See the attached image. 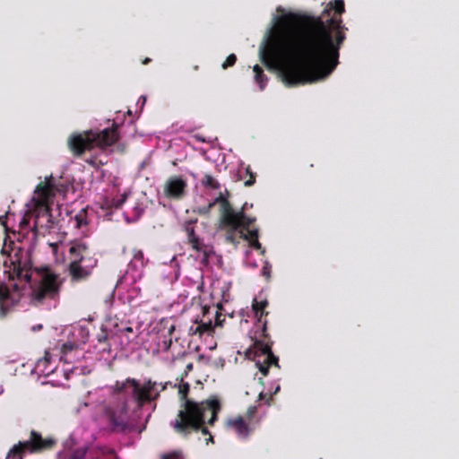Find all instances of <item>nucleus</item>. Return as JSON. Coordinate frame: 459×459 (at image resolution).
<instances>
[{
	"instance_id": "1",
	"label": "nucleus",
	"mask_w": 459,
	"mask_h": 459,
	"mask_svg": "<svg viewBox=\"0 0 459 459\" xmlns=\"http://www.w3.org/2000/svg\"><path fill=\"white\" fill-rule=\"evenodd\" d=\"M343 0L327 4L319 16L278 6L259 46V57L287 86L326 79L339 64L346 39Z\"/></svg>"
},
{
	"instance_id": "2",
	"label": "nucleus",
	"mask_w": 459,
	"mask_h": 459,
	"mask_svg": "<svg viewBox=\"0 0 459 459\" xmlns=\"http://www.w3.org/2000/svg\"><path fill=\"white\" fill-rule=\"evenodd\" d=\"M170 382L127 378L115 385H105L89 391L86 398L75 409V413L93 421L105 420L117 432L141 433L156 400Z\"/></svg>"
},
{
	"instance_id": "3",
	"label": "nucleus",
	"mask_w": 459,
	"mask_h": 459,
	"mask_svg": "<svg viewBox=\"0 0 459 459\" xmlns=\"http://www.w3.org/2000/svg\"><path fill=\"white\" fill-rule=\"evenodd\" d=\"M21 252L20 247L13 248L4 261L5 273L16 281L11 287L0 284V316H4L19 302L51 309L59 300V275L48 268L32 269L27 258H22Z\"/></svg>"
},
{
	"instance_id": "4",
	"label": "nucleus",
	"mask_w": 459,
	"mask_h": 459,
	"mask_svg": "<svg viewBox=\"0 0 459 459\" xmlns=\"http://www.w3.org/2000/svg\"><path fill=\"white\" fill-rule=\"evenodd\" d=\"M68 186L61 179L46 178L34 190L30 201L26 204L24 214L21 217L17 229V239L34 243L38 236L57 232L59 226L60 199L64 198Z\"/></svg>"
},
{
	"instance_id": "5",
	"label": "nucleus",
	"mask_w": 459,
	"mask_h": 459,
	"mask_svg": "<svg viewBox=\"0 0 459 459\" xmlns=\"http://www.w3.org/2000/svg\"><path fill=\"white\" fill-rule=\"evenodd\" d=\"M195 188L201 192L195 200L198 212L207 213L212 207L218 206L222 226L231 230L227 236L228 241L234 242V234L238 232L240 237L249 241L250 247L262 249L258 241V230L249 229L255 218L247 217L244 213L252 207V204L245 203L240 212L234 211L228 201L227 189L210 175H205L200 186H196Z\"/></svg>"
},
{
	"instance_id": "6",
	"label": "nucleus",
	"mask_w": 459,
	"mask_h": 459,
	"mask_svg": "<svg viewBox=\"0 0 459 459\" xmlns=\"http://www.w3.org/2000/svg\"><path fill=\"white\" fill-rule=\"evenodd\" d=\"M124 118L125 114L118 112L113 118L112 128L73 134L68 139L70 149L76 155H86L89 152L91 155L84 160L93 167L106 164L108 162L106 151L114 152L118 149V145H116L119 137L117 130L123 125Z\"/></svg>"
},
{
	"instance_id": "7",
	"label": "nucleus",
	"mask_w": 459,
	"mask_h": 459,
	"mask_svg": "<svg viewBox=\"0 0 459 459\" xmlns=\"http://www.w3.org/2000/svg\"><path fill=\"white\" fill-rule=\"evenodd\" d=\"M189 391L187 384L179 385L178 393L184 400L183 409L178 412V418L171 421L170 425L178 433L188 434L191 430H202L203 435H209L205 439L206 444L212 441V437L204 427L206 420L212 425L217 419V414L221 410L218 400H211L201 403H195L186 399Z\"/></svg>"
},
{
	"instance_id": "8",
	"label": "nucleus",
	"mask_w": 459,
	"mask_h": 459,
	"mask_svg": "<svg viewBox=\"0 0 459 459\" xmlns=\"http://www.w3.org/2000/svg\"><path fill=\"white\" fill-rule=\"evenodd\" d=\"M191 251L187 257L188 262H193L195 270L189 272L184 278V283L196 287L202 292L204 288V268H212L219 264L221 257L214 252L213 247L204 243L201 234V224L197 221H186L184 225Z\"/></svg>"
},
{
	"instance_id": "9",
	"label": "nucleus",
	"mask_w": 459,
	"mask_h": 459,
	"mask_svg": "<svg viewBox=\"0 0 459 459\" xmlns=\"http://www.w3.org/2000/svg\"><path fill=\"white\" fill-rule=\"evenodd\" d=\"M51 247L56 262L65 264L74 280L79 281L87 277L96 263L90 257L89 247L84 239L59 241L51 244Z\"/></svg>"
},
{
	"instance_id": "10",
	"label": "nucleus",
	"mask_w": 459,
	"mask_h": 459,
	"mask_svg": "<svg viewBox=\"0 0 459 459\" xmlns=\"http://www.w3.org/2000/svg\"><path fill=\"white\" fill-rule=\"evenodd\" d=\"M268 302L265 299H254L252 306V313L256 319L253 345L247 351L248 359L255 362V366L259 368L264 376L268 373V368L274 364L279 367L278 358L272 352L271 346L268 342L266 333V321H263L264 309L267 307Z\"/></svg>"
},
{
	"instance_id": "11",
	"label": "nucleus",
	"mask_w": 459,
	"mask_h": 459,
	"mask_svg": "<svg viewBox=\"0 0 459 459\" xmlns=\"http://www.w3.org/2000/svg\"><path fill=\"white\" fill-rule=\"evenodd\" d=\"M93 439L92 430L83 427L76 428L63 443V448L57 453L56 459H88V452L92 459H117L112 448L97 446L91 449L90 445Z\"/></svg>"
},
{
	"instance_id": "12",
	"label": "nucleus",
	"mask_w": 459,
	"mask_h": 459,
	"mask_svg": "<svg viewBox=\"0 0 459 459\" xmlns=\"http://www.w3.org/2000/svg\"><path fill=\"white\" fill-rule=\"evenodd\" d=\"M95 189L98 192L95 205L100 210L97 211L99 216L107 217L109 220L110 212L118 209L127 197V192L122 191V180L112 174L102 172V178L95 181Z\"/></svg>"
},
{
	"instance_id": "13",
	"label": "nucleus",
	"mask_w": 459,
	"mask_h": 459,
	"mask_svg": "<svg viewBox=\"0 0 459 459\" xmlns=\"http://www.w3.org/2000/svg\"><path fill=\"white\" fill-rule=\"evenodd\" d=\"M58 361L63 363L62 378L68 380L71 374L86 375L93 368L91 351H85L82 348L60 344L54 348Z\"/></svg>"
},
{
	"instance_id": "14",
	"label": "nucleus",
	"mask_w": 459,
	"mask_h": 459,
	"mask_svg": "<svg viewBox=\"0 0 459 459\" xmlns=\"http://www.w3.org/2000/svg\"><path fill=\"white\" fill-rule=\"evenodd\" d=\"M112 324L115 329L109 337L117 352L123 350L133 351L143 344L144 339L138 324L123 320L118 322L117 316Z\"/></svg>"
},
{
	"instance_id": "15",
	"label": "nucleus",
	"mask_w": 459,
	"mask_h": 459,
	"mask_svg": "<svg viewBox=\"0 0 459 459\" xmlns=\"http://www.w3.org/2000/svg\"><path fill=\"white\" fill-rule=\"evenodd\" d=\"M55 354L54 348L51 351H47L44 358L36 362L32 373L49 378L47 383H50L52 385H61L63 383L59 376H62V372L59 366L56 365L58 358Z\"/></svg>"
},
{
	"instance_id": "16",
	"label": "nucleus",
	"mask_w": 459,
	"mask_h": 459,
	"mask_svg": "<svg viewBox=\"0 0 459 459\" xmlns=\"http://www.w3.org/2000/svg\"><path fill=\"white\" fill-rule=\"evenodd\" d=\"M55 440L53 438H43L40 434L32 431L30 438L24 442L13 446L9 451L6 459H22V454L25 451L37 452L43 449L50 448L54 446Z\"/></svg>"
},
{
	"instance_id": "17",
	"label": "nucleus",
	"mask_w": 459,
	"mask_h": 459,
	"mask_svg": "<svg viewBox=\"0 0 459 459\" xmlns=\"http://www.w3.org/2000/svg\"><path fill=\"white\" fill-rule=\"evenodd\" d=\"M188 192L187 178L185 175H173L166 179L160 191L159 200L163 203L165 199L181 200Z\"/></svg>"
},
{
	"instance_id": "18",
	"label": "nucleus",
	"mask_w": 459,
	"mask_h": 459,
	"mask_svg": "<svg viewBox=\"0 0 459 459\" xmlns=\"http://www.w3.org/2000/svg\"><path fill=\"white\" fill-rule=\"evenodd\" d=\"M128 279V276H122L114 290L117 299L124 304H133L141 297V288L137 281H131Z\"/></svg>"
},
{
	"instance_id": "19",
	"label": "nucleus",
	"mask_w": 459,
	"mask_h": 459,
	"mask_svg": "<svg viewBox=\"0 0 459 459\" xmlns=\"http://www.w3.org/2000/svg\"><path fill=\"white\" fill-rule=\"evenodd\" d=\"M93 220L92 211L82 209L74 216L70 217L68 225L71 229L77 230L79 234L87 236L93 230Z\"/></svg>"
},
{
	"instance_id": "20",
	"label": "nucleus",
	"mask_w": 459,
	"mask_h": 459,
	"mask_svg": "<svg viewBox=\"0 0 459 459\" xmlns=\"http://www.w3.org/2000/svg\"><path fill=\"white\" fill-rule=\"evenodd\" d=\"M90 326V322H84L66 328L67 341L64 342L63 344L82 348L81 346L85 344L89 338Z\"/></svg>"
},
{
	"instance_id": "21",
	"label": "nucleus",
	"mask_w": 459,
	"mask_h": 459,
	"mask_svg": "<svg viewBox=\"0 0 459 459\" xmlns=\"http://www.w3.org/2000/svg\"><path fill=\"white\" fill-rule=\"evenodd\" d=\"M91 352L93 362L100 359L109 360L117 355L112 342H110V337L107 334L98 338V343L94 346V351Z\"/></svg>"
},
{
	"instance_id": "22",
	"label": "nucleus",
	"mask_w": 459,
	"mask_h": 459,
	"mask_svg": "<svg viewBox=\"0 0 459 459\" xmlns=\"http://www.w3.org/2000/svg\"><path fill=\"white\" fill-rule=\"evenodd\" d=\"M183 256V255H174L169 262L159 264V273L164 281L173 282L178 280L180 273L179 263Z\"/></svg>"
},
{
	"instance_id": "23",
	"label": "nucleus",
	"mask_w": 459,
	"mask_h": 459,
	"mask_svg": "<svg viewBox=\"0 0 459 459\" xmlns=\"http://www.w3.org/2000/svg\"><path fill=\"white\" fill-rule=\"evenodd\" d=\"M146 261L142 251L138 250L134 254L133 258L128 264L127 269L123 276H128L129 281H140L143 275V269Z\"/></svg>"
},
{
	"instance_id": "24",
	"label": "nucleus",
	"mask_w": 459,
	"mask_h": 459,
	"mask_svg": "<svg viewBox=\"0 0 459 459\" xmlns=\"http://www.w3.org/2000/svg\"><path fill=\"white\" fill-rule=\"evenodd\" d=\"M228 428L235 432L239 438H247L253 430L242 417L229 420Z\"/></svg>"
},
{
	"instance_id": "25",
	"label": "nucleus",
	"mask_w": 459,
	"mask_h": 459,
	"mask_svg": "<svg viewBox=\"0 0 459 459\" xmlns=\"http://www.w3.org/2000/svg\"><path fill=\"white\" fill-rule=\"evenodd\" d=\"M201 309L203 311V318L201 319V325L196 327V330L202 326H204L205 328L210 327L212 325V318L209 317V315L212 314L217 316L218 314L217 308L214 307H202Z\"/></svg>"
},
{
	"instance_id": "26",
	"label": "nucleus",
	"mask_w": 459,
	"mask_h": 459,
	"mask_svg": "<svg viewBox=\"0 0 459 459\" xmlns=\"http://www.w3.org/2000/svg\"><path fill=\"white\" fill-rule=\"evenodd\" d=\"M253 71L255 73V82L259 86L260 91H264L268 82L267 76L264 74L263 69L258 65H255L253 67Z\"/></svg>"
},
{
	"instance_id": "27",
	"label": "nucleus",
	"mask_w": 459,
	"mask_h": 459,
	"mask_svg": "<svg viewBox=\"0 0 459 459\" xmlns=\"http://www.w3.org/2000/svg\"><path fill=\"white\" fill-rule=\"evenodd\" d=\"M143 208L140 204H135L132 211L125 212V217L127 221H136L142 216Z\"/></svg>"
},
{
	"instance_id": "28",
	"label": "nucleus",
	"mask_w": 459,
	"mask_h": 459,
	"mask_svg": "<svg viewBox=\"0 0 459 459\" xmlns=\"http://www.w3.org/2000/svg\"><path fill=\"white\" fill-rule=\"evenodd\" d=\"M155 338L158 339L157 347L159 351H166L169 349L172 343L171 338H168L165 333L157 334Z\"/></svg>"
},
{
	"instance_id": "29",
	"label": "nucleus",
	"mask_w": 459,
	"mask_h": 459,
	"mask_svg": "<svg viewBox=\"0 0 459 459\" xmlns=\"http://www.w3.org/2000/svg\"><path fill=\"white\" fill-rule=\"evenodd\" d=\"M245 264L252 269H255L257 267V264L255 261L252 258L251 252L247 251L246 253V259H245Z\"/></svg>"
},
{
	"instance_id": "30",
	"label": "nucleus",
	"mask_w": 459,
	"mask_h": 459,
	"mask_svg": "<svg viewBox=\"0 0 459 459\" xmlns=\"http://www.w3.org/2000/svg\"><path fill=\"white\" fill-rule=\"evenodd\" d=\"M236 61H237L236 55L235 54H230L227 57L226 61L222 64V68L223 69H227L228 67H230V66L234 65Z\"/></svg>"
},
{
	"instance_id": "31",
	"label": "nucleus",
	"mask_w": 459,
	"mask_h": 459,
	"mask_svg": "<svg viewBox=\"0 0 459 459\" xmlns=\"http://www.w3.org/2000/svg\"><path fill=\"white\" fill-rule=\"evenodd\" d=\"M271 270H272V265L270 264L269 262L265 261L264 263V266L261 271V275L269 279L271 276Z\"/></svg>"
},
{
	"instance_id": "32",
	"label": "nucleus",
	"mask_w": 459,
	"mask_h": 459,
	"mask_svg": "<svg viewBox=\"0 0 459 459\" xmlns=\"http://www.w3.org/2000/svg\"><path fill=\"white\" fill-rule=\"evenodd\" d=\"M257 407L255 405L250 406L247 411V418L249 423L253 420L255 413H256Z\"/></svg>"
},
{
	"instance_id": "33",
	"label": "nucleus",
	"mask_w": 459,
	"mask_h": 459,
	"mask_svg": "<svg viewBox=\"0 0 459 459\" xmlns=\"http://www.w3.org/2000/svg\"><path fill=\"white\" fill-rule=\"evenodd\" d=\"M189 292L186 290H184L183 292H180L178 297L177 304L179 305L180 303H183L186 301V299L188 298Z\"/></svg>"
},
{
	"instance_id": "34",
	"label": "nucleus",
	"mask_w": 459,
	"mask_h": 459,
	"mask_svg": "<svg viewBox=\"0 0 459 459\" xmlns=\"http://www.w3.org/2000/svg\"><path fill=\"white\" fill-rule=\"evenodd\" d=\"M161 459H181V455L178 453L173 452V453L164 454L161 456Z\"/></svg>"
},
{
	"instance_id": "35",
	"label": "nucleus",
	"mask_w": 459,
	"mask_h": 459,
	"mask_svg": "<svg viewBox=\"0 0 459 459\" xmlns=\"http://www.w3.org/2000/svg\"><path fill=\"white\" fill-rule=\"evenodd\" d=\"M245 172L247 174H250V179L245 182V185L247 186H252L255 183V177L254 175L249 171V167L245 168Z\"/></svg>"
},
{
	"instance_id": "36",
	"label": "nucleus",
	"mask_w": 459,
	"mask_h": 459,
	"mask_svg": "<svg viewBox=\"0 0 459 459\" xmlns=\"http://www.w3.org/2000/svg\"><path fill=\"white\" fill-rule=\"evenodd\" d=\"M13 214H11V213L8 212L6 214V216H5V220H3L2 218H0V220L2 221L3 225H4V227L6 229H8V221H9L10 218L13 217Z\"/></svg>"
},
{
	"instance_id": "37",
	"label": "nucleus",
	"mask_w": 459,
	"mask_h": 459,
	"mask_svg": "<svg viewBox=\"0 0 459 459\" xmlns=\"http://www.w3.org/2000/svg\"><path fill=\"white\" fill-rule=\"evenodd\" d=\"M145 101H146V98L144 96H141L138 100L137 104H140L141 107H143L144 105Z\"/></svg>"
},
{
	"instance_id": "38",
	"label": "nucleus",
	"mask_w": 459,
	"mask_h": 459,
	"mask_svg": "<svg viewBox=\"0 0 459 459\" xmlns=\"http://www.w3.org/2000/svg\"><path fill=\"white\" fill-rule=\"evenodd\" d=\"M40 329H42V325H35L31 327L33 332L39 331Z\"/></svg>"
},
{
	"instance_id": "39",
	"label": "nucleus",
	"mask_w": 459,
	"mask_h": 459,
	"mask_svg": "<svg viewBox=\"0 0 459 459\" xmlns=\"http://www.w3.org/2000/svg\"><path fill=\"white\" fill-rule=\"evenodd\" d=\"M174 329L175 326L173 325H170L169 326H168V333L170 334Z\"/></svg>"
},
{
	"instance_id": "40",
	"label": "nucleus",
	"mask_w": 459,
	"mask_h": 459,
	"mask_svg": "<svg viewBox=\"0 0 459 459\" xmlns=\"http://www.w3.org/2000/svg\"><path fill=\"white\" fill-rule=\"evenodd\" d=\"M265 397V394L264 392H261L259 394V400H264Z\"/></svg>"
},
{
	"instance_id": "41",
	"label": "nucleus",
	"mask_w": 459,
	"mask_h": 459,
	"mask_svg": "<svg viewBox=\"0 0 459 459\" xmlns=\"http://www.w3.org/2000/svg\"><path fill=\"white\" fill-rule=\"evenodd\" d=\"M280 391V385H277L273 394H277Z\"/></svg>"
},
{
	"instance_id": "42",
	"label": "nucleus",
	"mask_w": 459,
	"mask_h": 459,
	"mask_svg": "<svg viewBox=\"0 0 459 459\" xmlns=\"http://www.w3.org/2000/svg\"><path fill=\"white\" fill-rule=\"evenodd\" d=\"M150 61H151V59L147 57V58H145V60L143 61V64H144V65H146V64H148Z\"/></svg>"
}]
</instances>
